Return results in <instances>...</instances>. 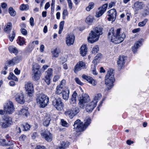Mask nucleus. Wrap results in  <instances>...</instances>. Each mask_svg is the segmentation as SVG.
Here are the masks:
<instances>
[{
    "label": "nucleus",
    "mask_w": 149,
    "mask_h": 149,
    "mask_svg": "<svg viewBox=\"0 0 149 149\" xmlns=\"http://www.w3.org/2000/svg\"><path fill=\"white\" fill-rule=\"evenodd\" d=\"M66 80L65 79H63L62 80L59 85H60V86H63L65 85L66 84Z\"/></svg>",
    "instance_id": "nucleus-63"
},
{
    "label": "nucleus",
    "mask_w": 149,
    "mask_h": 149,
    "mask_svg": "<svg viewBox=\"0 0 149 149\" xmlns=\"http://www.w3.org/2000/svg\"><path fill=\"white\" fill-rule=\"evenodd\" d=\"M93 21V17L91 16H88L87 17L86 19V22L88 24H91Z\"/></svg>",
    "instance_id": "nucleus-48"
},
{
    "label": "nucleus",
    "mask_w": 149,
    "mask_h": 149,
    "mask_svg": "<svg viewBox=\"0 0 149 149\" xmlns=\"http://www.w3.org/2000/svg\"><path fill=\"white\" fill-rule=\"evenodd\" d=\"M8 12L10 15L12 16H14L16 15V12L12 7H10L8 9Z\"/></svg>",
    "instance_id": "nucleus-42"
},
{
    "label": "nucleus",
    "mask_w": 149,
    "mask_h": 149,
    "mask_svg": "<svg viewBox=\"0 0 149 149\" xmlns=\"http://www.w3.org/2000/svg\"><path fill=\"white\" fill-rule=\"evenodd\" d=\"M18 114L22 116H26L29 114L28 112V108L27 107H26L25 108H23L19 112Z\"/></svg>",
    "instance_id": "nucleus-26"
},
{
    "label": "nucleus",
    "mask_w": 149,
    "mask_h": 149,
    "mask_svg": "<svg viewBox=\"0 0 149 149\" xmlns=\"http://www.w3.org/2000/svg\"><path fill=\"white\" fill-rule=\"evenodd\" d=\"M14 73L17 75H19L20 73V70H19L17 68H16L14 70Z\"/></svg>",
    "instance_id": "nucleus-60"
},
{
    "label": "nucleus",
    "mask_w": 149,
    "mask_h": 149,
    "mask_svg": "<svg viewBox=\"0 0 149 149\" xmlns=\"http://www.w3.org/2000/svg\"><path fill=\"white\" fill-rule=\"evenodd\" d=\"M79 109L78 108L75 107L74 108H72L71 109H68L66 111L64 114L68 117L72 119L79 113Z\"/></svg>",
    "instance_id": "nucleus-8"
},
{
    "label": "nucleus",
    "mask_w": 149,
    "mask_h": 149,
    "mask_svg": "<svg viewBox=\"0 0 149 149\" xmlns=\"http://www.w3.org/2000/svg\"><path fill=\"white\" fill-rule=\"evenodd\" d=\"M77 94L76 93L74 92L72 95V97L70 101V103L71 104H75L76 102Z\"/></svg>",
    "instance_id": "nucleus-36"
},
{
    "label": "nucleus",
    "mask_w": 149,
    "mask_h": 149,
    "mask_svg": "<svg viewBox=\"0 0 149 149\" xmlns=\"http://www.w3.org/2000/svg\"><path fill=\"white\" fill-rule=\"evenodd\" d=\"M74 40V36L72 34H68L66 38V43L67 45L70 46L73 44Z\"/></svg>",
    "instance_id": "nucleus-19"
},
{
    "label": "nucleus",
    "mask_w": 149,
    "mask_h": 149,
    "mask_svg": "<svg viewBox=\"0 0 149 149\" xmlns=\"http://www.w3.org/2000/svg\"><path fill=\"white\" fill-rule=\"evenodd\" d=\"M5 140L4 139H1V136H0V145L3 146H5L6 145V143L5 142Z\"/></svg>",
    "instance_id": "nucleus-54"
},
{
    "label": "nucleus",
    "mask_w": 149,
    "mask_h": 149,
    "mask_svg": "<svg viewBox=\"0 0 149 149\" xmlns=\"http://www.w3.org/2000/svg\"><path fill=\"white\" fill-rule=\"evenodd\" d=\"M51 79L50 77H45L44 80L47 84L49 85L50 83Z\"/></svg>",
    "instance_id": "nucleus-55"
},
{
    "label": "nucleus",
    "mask_w": 149,
    "mask_h": 149,
    "mask_svg": "<svg viewBox=\"0 0 149 149\" xmlns=\"http://www.w3.org/2000/svg\"><path fill=\"white\" fill-rule=\"evenodd\" d=\"M60 52V50L56 48L52 51V58L53 59L54 57H57L59 55V54Z\"/></svg>",
    "instance_id": "nucleus-31"
},
{
    "label": "nucleus",
    "mask_w": 149,
    "mask_h": 149,
    "mask_svg": "<svg viewBox=\"0 0 149 149\" xmlns=\"http://www.w3.org/2000/svg\"><path fill=\"white\" fill-rule=\"evenodd\" d=\"M82 77L83 79L86 80L89 83L94 86L96 85L97 84L96 81L90 76H87L85 74H83Z\"/></svg>",
    "instance_id": "nucleus-20"
},
{
    "label": "nucleus",
    "mask_w": 149,
    "mask_h": 149,
    "mask_svg": "<svg viewBox=\"0 0 149 149\" xmlns=\"http://www.w3.org/2000/svg\"><path fill=\"white\" fill-rule=\"evenodd\" d=\"M86 109L87 112H91L96 107V105L95 103L91 102L89 103L86 104Z\"/></svg>",
    "instance_id": "nucleus-23"
},
{
    "label": "nucleus",
    "mask_w": 149,
    "mask_h": 149,
    "mask_svg": "<svg viewBox=\"0 0 149 149\" xmlns=\"http://www.w3.org/2000/svg\"><path fill=\"white\" fill-rule=\"evenodd\" d=\"M25 90L29 96L31 97L33 93V84L30 82H27L25 84Z\"/></svg>",
    "instance_id": "nucleus-13"
},
{
    "label": "nucleus",
    "mask_w": 149,
    "mask_h": 149,
    "mask_svg": "<svg viewBox=\"0 0 149 149\" xmlns=\"http://www.w3.org/2000/svg\"><path fill=\"white\" fill-rule=\"evenodd\" d=\"M52 103L53 105L58 111L61 110L64 107L62 100L59 97L55 98L53 100Z\"/></svg>",
    "instance_id": "nucleus-9"
},
{
    "label": "nucleus",
    "mask_w": 149,
    "mask_h": 149,
    "mask_svg": "<svg viewBox=\"0 0 149 149\" xmlns=\"http://www.w3.org/2000/svg\"><path fill=\"white\" fill-rule=\"evenodd\" d=\"M75 80L76 82L79 85H82L83 84V83H82L79 79L78 78H76L75 79Z\"/></svg>",
    "instance_id": "nucleus-56"
},
{
    "label": "nucleus",
    "mask_w": 149,
    "mask_h": 149,
    "mask_svg": "<svg viewBox=\"0 0 149 149\" xmlns=\"http://www.w3.org/2000/svg\"><path fill=\"white\" fill-rule=\"evenodd\" d=\"M120 29H118L114 30L113 28H111L108 33V38L109 40L115 44H119L122 42L125 38L124 33L120 32Z\"/></svg>",
    "instance_id": "nucleus-1"
},
{
    "label": "nucleus",
    "mask_w": 149,
    "mask_h": 149,
    "mask_svg": "<svg viewBox=\"0 0 149 149\" xmlns=\"http://www.w3.org/2000/svg\"><path fill=\"white\" fill-rule=\"evenodd\" d=\"M26 138V136L24 135H22L19 138L20 141H24L25 140Z\"/></svg>",
    "instance_id": "nucleus-61"
},
{
    "label": "nucleus",
    "mask_w": 149,
    "mask_h": 149,
    "mask_svg": "<svg viewBox=\"0 0 149 149\" xmlns=\"http://www.w3.org/2000/svg\"><path fill=\"white\" fill-rule=\"evenodd\" d=\"M15 32L14 30L12 31V33L11 34H10L9 35V38L10 40L12 42L15 38Z\"/></svg>",
    "instance_id": "nucleus-46"
},
{
    "label": "nucleus",
    "mask_w": 149,
    "mask_h": 149,
    "mask_svg": "<svg viewBox=\"0 0 149 149\" xmlns=\"http://www.w3.org/2000/svg\"><path fill=\"white\" fill-rule=\"evenodd\" d=\"M143 40V39H141L137 42L132 47V51L134 53H136L137 49L142 45V43Z\"/></svg>",
    "instance_id": "nucleus-24"
},
{
    "label": "nucleus",
    "mask_w": 149,
    "mask_h": 149,
    "mask_svg": "<svg viewBox=\"0 0 149 149\" xmlns=\"http://www.w3.org/2000/svg\"><path fill=\"white\" fill-rule=\"evenodd\" d=\"M14 107L13 102L10 101H9L4 106V110L7 114H11L14 111Z\"/></svg>",
    "instance_id": "nucleus-11"
},
{
    "label": "nucleus",
    "mask_w": 149,
    "mask_h": 149,
    "mask_svg": "<svg viewBox=\"0 0 149 149\" xmlns=\"http://www.w3.org/2000/svg\"><path fill=\"white\" fill-rule=\"evenodd\" d=\"M73 126L74 129L77 132H82L85 130V127L84 126L82 122L79 119L74 122Z\"/></svg>",
    "instance_id": "nucleus-10"
},
{
    "label": "nucleus",
    "mask_w": 149,
    "mask_h": 149,
    "mask_svg": "<svg viewBox=\"0 0 149 149\" xmlns=\"http://www.w3.org/2000/svg\"><path fill=\"white\" fill-rule=\"evenodd\" d=\"M61 76V75L59 74L55 75L53 78V81L55 82L58 81L60 79Z\"/></svg>",
    "instance_id": "nucleus-50"
},
{
    "label": "nucleus",
    "mask_w": 149,
    "mask_h": 149,
    "mask_svg": "<svg viewBox=\"0 0 149 149\" xmlns=\"http://www.w3.org/2000/svg\"><path fill=\"white\" fill-rule=\"evenodd\" d=\"M69 91V90L67 88L63 91L62 94V97L64 100H67L68 99Z\"/></svg>",
    "instance_id": "nucleus-30"
},
{
    "label": "nucleus",
    "mask_w": 149,
    "mask_h": 149,
    "mask_svg": "<svg viewBox=\"0 0 149 149\" xmlns=\"http://www.w3.org/2000/svg\"><path fill=\"white\" fill-rule=\"evenodd\" d=\"M90 100L89 96L85 93L83 94L79 97V105L80 107L83 108Z\"/></svg>",
    "instance_id": "nucleus-6"
},
{
    "label": "nucleus",
    "mask_w": 149,
    "mask_h": 149,
    "mask_svg": "<svg viewBox=\"0 0 149 149\" xmlns=\"http://www.w3.org/2000/svg\"><path fill=\"white\" fill-rule=\"evenodd\" d=\"M125 57L124 56H120L119 57L117 61L118 66L120 69L123 67L125 63Z\"/></svg>",
    "instance_id": "nucleus-22"
},
{
    "label": "nucleus",
    "mask_w": 149,
    "mask_h": 149,
    "mask_svg": "<svg viewBox=\"0 0 149 149\" xmlns=\"http://www.w3.org/2000/svg\"><path fill=\"white\" fill-rule=\"evenodd\" d=\"M68 14L67 10L66 9L64 10L63 12V19H65V17L68 15Z\"/></svg>",
    "instance_id": "nucleus-52"
},
{
    "label": "nucleus",
    "mask_w": 149,
    "mask_h": 149,
    "mask_svg": "<svg viewBox=\"0 0 149 149\" xmlns=\"http://www.w3.org/2000/svg\"><path fill=\"white\" fill-rule=\"evenodd\" d=\"M69 8L70 9H72V3L71 0H67Z\"/></svg>",
    "instance_id": "nucleus-57"
},
{
    "label": "nucleus",
    "mask_w": 149,
    "mask_h": 149,
    "mask_svg": "<svg viewBox=\"0 0 149 149\" xmlns=\"http://www.w3.org/2000/svg\"><path fill=\"white\" fill-rule=\"evenodd\" d=\"M12 124V118L10 117H7L3 119L0 122V126L3 128H6L10 127Z\"/></svg>",
    "instance_id": "nucleus-7"
},
{
    "label": "nucleus",
    "mask_w": 149,
    "mask_h": 149,
    "mask_svg": "<svg viewBox=\"0 0 149 149\" xmlns=\"http://www.w3.org/2000/svg\"><path fill=\"white\" fill-rule=\"evenodd\" d=\"M51 120V119L50 117L49 116L45 117L44 119V121L43 123V125L46 126H48Z\"/></svg>",
    "instance_id": "nucleus-34"
},
{
    "label": "nucleus",
    "mask_w": 149,
    "mask_h": 149,
    "mask_svg": "<svg viewBox=\"0 0 149 149\" xmlns=\"http://www.w3.org/2000/svg\"><path fill=\"white\" fill-rule=\"evenodd\" d=\"M23 128L24 131H27L29 130L30 128V126L28 124L26 123L25 125H23L22 126Z\"/></svg>",
    "instance_id": "nucleus-49"
},
{
    "label": "nucleus",
    "mask_w": 149,
    "mask_h": 149,
    "mask_svg": "<svg viewBox=\"0 0 149 149\" xmlns=\"http://www.w3.org/2000/svg\"><path fill=\"white\" fill-rule=\"evenodd\" d=\"M112 69H110L105 77V84L107 86L108 90L111 89L113 86V83L115 81L114 74Z\"/></svg>",
    "instance_id": "nucleus-3"
},
{
    "label": "nucleus",
    "mask_w": 149,
    "mask_h": 149,
    "mask_svg": "<svg viewBox=\"0 0 149 149\" xmlns=\"http://www.w3.org/2000/svg\"><path fill=\"white\" fill-rule=\"evenodd\" d=\"M52 69L51 68H49L45 72V77H51L53 75Z\"/></svg>",
    "instance_id": "nucleus-32"
},
{
    "label": "nucleus",
    "mask_w": 149,
    "mask_h": 149,
    "mask_svg": "<svg viewBox=\"0 0 149 149\" xmlns=\"http://www.w3.org/2000/svg\"><path fill=\"white\" fill-rule=\"evenodd\" d=\"M108 6V4L105 3L103 6L99 8V11L96 13L95 16L97 17H99L102 16L106 11Z\"/></svg>",
    "instance_id": "nucleus-17"
},
{
    "label": "nucleus",
    "mask_w": 149,
    "mask_h": 149,
    "mask_svg": "<svg viewBox=\"0 0 149 149\" xmlns=\"http://www.w3.org/2000/svg\"><path fill=\"white\" fill-rule=\"evenodd\" d=\"M84 123L83 125L85 127V129L91 123V119L89 117H86L84 120Z\"/></svg>",
    "instance_id": "nucleus-38"
},
{
    "label": "nucleus",
    "mask_w": 149,
    "mask_h": 149,
    "mask_svg": "<svg viewBox=\"0 0 149 149\" xmlns=\"http://www.w3.org/2000/svg\"><path fill=\"white\" fill-rule=\"evenodd\" d=\"M94 6V3L91 2L89 3L88 6L86 8V10L87 11H89L91 9H93Z\"/></svg>",
    "instance_id": "nucleus-43"
},
{
    "label": "nucleus",
    "mask_w": 149,
    "mask_h": 149,
    "mask_svg": "<svg viewBox=\"0 0 149 149\" xmlns=\"http://www.w3.org/2000/svg\"><path fill=\"white\" fill-rule=\"evenodd\" d=\"M61 122L63 126L65 127H68L69 126V124L66 121L64 120L63 119H61Z\"/></svg>",
    "instance_id": "nucleus-53"
},
{
    "label": "nucleus",
    "mask_w": 149,
    "mask_h": 149,
    "mask_svg": "<svg viewBox=\"0 0 149 149\" xmlns=\"http://www.w3.org/2000/svg\"><path fill=\"white\" fill-rule=\"evenodd\" d=\"M9 50L10 53H13L15 54H17L18 52L17 49L13 46H10L8 48Z\"/></svg>",
    "instance_id": "nucleus-37"
},
{
    "label": "nucleus",
    "mask_w": 149,
    "mask_h": 149,
    "mask_svg": "<svg viewBox=\"0 0 149 149\" xmlns=\"http://www.w3.org/2000/svg\"><path fill=\"white\" fill-rule=\"evenodd\" d=\"M29 8V7L28 5L22 4L19 7V9L20 10L24 11L28 10Z\"/></svg>",
    "instance_id": "nucleus-40"
},
{
    "label": "nucleus",
    "mask_w": 149,
    "mask_h": 149,
    "mask_svg": "<svg viewBox=\"0 0 149 149\" xmlns=\"http://www.w3.org/2000/svg\"><path fill=\"white\" fill-rule=\"evenodd\" d=\"M70 145V143L68 141L62 142L61 143L60 146L58 147L57 149H65L68 147Z\"/></svg>",
    "instance_id": "nucleus-29"
},
{
    "label": "nucleus",
    "mask_w": 149,
    "mask_h": 149,
    "mask_svg": "<svg viewBox=\"0 0 149 149\" xmlns=\"http://www.w3.org/2000/svg\"><path fill=\"white\" fill-rule=\"evenodd\" d=\"M145 5L142 2L136 1L132 7L135 12L143 9L145 7Z\"/></svg>",
    "instance_id": "nucleus-15"
},
{
    "label": "nucleus",
    "mask_w": 149,
    "mask_h": 149,
    "mask_svg": "<svg viewBox=\"0 0 149 149\" xmlns=\"http://www.w3.org/2000/svg\"><path fill=\"white\" fill-rule=\"evenodd\" d=\"M14 143L15 142L14 141L11 140V141H9L7 143H6V146H11L13 145Z\"/></svg>",
    "instance_id": "nucleus-62"
},
{
    "label": "nucleus",
    "mask_w": 149,
    "mask_h": 149,
    "mask_svg": "<svg viewBox=\"0 0 149 149\" xmlns=\"http://www.w3.org/2000/svg\"><path fill=\"white\" fill-rule=\"evenodd\" d=\"M102 29L100 26L94 28L90 33L89 37L88 38V41L92 43L97 41L100 36L102 34Z\"/></svg>",
    "instance_id": "nucleus-2"
},
{
    "label": "nucleus",
    "mask_w": 149,
    "mask_h": 149,
    "mask_svg": "<svg viewBox=\"0 0 149 149\" xmlns=\"http://www.w3.org/2000/svg\"><path fill=\"white\" fill-rule=\"evenodd\" d=\"M107 15L108 16L107 19L109 21H114L116 17V12L114 9H112L107 12Z\"/></svg>",
    "instance_id": "nucleus-14"
},
{
    "label": "nucleus",
    "mask_w": 149,
    "mask_h": 149,
    "mask_svg": "<svg viewBox=\"0 0 149 149\" xmlns=\"http://www.w3.org/2000/svg\"><path fill=\"white\" fill-rule=\"evenodd\" d=\"M99 50V47L97 45L95 46L92 51V53L94 54L96 53Z\"/></svg>",
    "instance_id": "nucleus-51"
},
{
    "label": "nucleus",
    "mask_w": 149,
    "mask_h": 149,
    "mask_svg": "<svg viewBox=\"0 0 149 149\" xmlns=\"http://www.w3.org/2000/svg\"><path fill=\"white\" fill-rule=\"evenodd\" d=\"M102 54L100 53L97 54L96 56L95 57L93 61V63H94V64H95L97 62L99 61V60L102 56Z\"/></svg>",
    "instance_id": "nucleus-41"
},
{
    "label": "nucleus",
    "mask_w": 149,
    "mask_h": 149,
    "mask_svg": "<svg viewBox=\"0 0 149 149\" xmlns=\"http://www.w3.org/2000/svg\"><path fill=\"white\" fill-rule=\"evenodd\" d=\"M102 97V95L101 94L99 93L96 95L93 99V100L92 101L94 103H95L97 105V102H98V100L100 99Z\"/></svg>",
    "instance_id": "nucleus-33"
},
{
    "label": "nucleus",
    "mask_w": 149,
    "mask_h": 149,
    "mask_svg": "<svg viewBox=\"0 0 149 149\" xmlns=\"http://www.w3.org/2000/svg\"><path fill=\"white\" fill-rule=\"evenodd\" d=\"M63 86L58 85L56 88L55 93L57 94H60L63 91Z\"/></svg>",
    "instance_id": "nucleus-39"
},
{
    "label": "nucleus",
    "mask_w": 149,
    "mask_h": 149,
    "mask_svg": "<svg viewBox=\"0 0 149 149\" xmlns=\"http://www.w3.org/2000/svg\"><path fill=\"white\" fill-rule=\"evenodd\" d=\"M30 25L32 26H33L34 25V19L33 17H31L29 20Z\"/></svg>",
    "instance_id": "nucleus-58"
},
{
    "label": "nucleus",
    "mask_w": 149,
    "mask_h": 149,
    "mask_svg": "<svg viewBox=\"0 0 149 149\" xmlns=\"http://www.w3.org/2000/svg\"><path fill=\"white\" fill-rule=\"evenodd\" d=\"M41 134L47 141L49 142L52 141V135L48 130H45L44 132L41 133Z\"/></svg>",
    "instance_id": "nucleus-18"
},
{
    "label": "nucleus",
    "mask_w": 149,
    "mask_h": 149,
    "mask_svg": "<svg viewBox=\"0 0 149 149\" xmlns=\"http://www.w3.org/2000/svg\"><path fill=\"white\" fill-rule=\"evenodd\" d=\"M45 147L44 146H38L35 148V149H45Z\"/></svg>",
    "instance_id": "nucleus-64"
},
{
    "label": "nucleus",
    "mask_w": 149,
    "mask_h": 149,
    "mask_svg": "<svg viewBox=\"0 0 149 149\" xmlns=\"http://www.w3.org/2000/svg\"><path fill=\"white\" fill-rule=\"evenodd\" d=\"M22 59V56H18L14 57L11 59L8 60L6 62V64L8 65H14L19 63Z\"/></svg>",
    "instance_id": "nucleus-12"
},
{
    "label": "nucleus",
    "mask_w": 149,
    "mask_h": 149,
    "mask_svg": "<svg viewBox=\"0 0 149 149\" xmlns=\"http://www.w3.org/2000/svg\"><path fill=\"white\" fill-rule=\"evenodd\" d=\"M91 71L93 74L95 75L97 74V73L95 70V64L91 65Z\"/></svg>",
    "instance_id": "nucleus-47"
},
{
    "label": "nucleus",
    "mask_w": 149,
    "mask_h": 149,
    "mask_svg": "<svg viewBox=\"0 0 149 149\" xmlns=\"http://www.w3.org/2000/svg\"><path fill=\"white\" fill-rule=\"evenodd\" d=\"M8 79L9 80H13L16 81H18V79L12 72L10 73Z\"/></svg>",
    "instance_id": "nucleus-35"
},
{
    "label": "nucleus",
    "mask_w": 149,
    "mask_h": 149,
    "mask_svg": "<svg viewBox=\"0 0 149 149\" xmlns=\"http://www.w3.org/2000/svg\"><path fill=\"white\" fill-rule=\"evenodd\" d=\"M36 101L40 104V106L44 108L47 105L49 102V98L46 95L41 94L37 96Z\"/></svg>",
    "instance_id": "nucleus-5"
},
{
    "label": "nucleus",
    "mask_w": 149,
    "mask_h": 149,
    "mask_svg": "<svg viewBox=\"0 0 149 149\" xmlns=\"http://www.w3.org/2000/svg\"><path fill=\"white\" fill-rule=\"evenodd\" d=\"M18 43L20 45H22L25 43V39L23 37L19 36Z\"/></svg>",
    "instance_id": "nucleus-44"
},
{
    "label": "nucleus",
    "mask_w": 149,
    "mask_h": 149,
    "mask_svg": "<svg viewBox=\"0 0 149 149\" xmlns=\"http://www.w3.org/2000/svg\"><path fill=\"white\" fill-rule=\"evenodd\" d=\"M21 31L22 33L24 35H26L27 34V31L24 28H21Z\"/></svg>",
    "instance_id": "nucleus-59"
},
{
    "label": "nucleus",
    "mask_w": 149,
    "mask_h": 149,
    "mask_svg": "<svg viewBox=\"0 0 149 149\" xmlns=\"http://www.w3.org/2000/svg\"><path fill=\"white\" fill-rule=\"evenodd\" d=\"M144 8L142 11L141 14L143 16L145 17L149 14V4L145 5Z\"/></svg>",
    "instance_id": "nucleus-25"
},
{
    "label": "nucleus",
    "mask_w": 149,
    "mask_h": 149,
    "mask_svg": "<svg viewBox=\"0 0 149 149\" xmlns=\"http://www.w3.org/2000/svg\"><path fill=\"white\" fill-rule=\"evenodd\" d=\"M15 99L17 102L21 104H23L25 102L24 96L22 93H17L15 96Z\"/></svg>",
    "instance_id": "nucleus-21"
},
{
    "label": "nucleus",
    "mask_w": 149,
    "mask_h": 149,
    "mask_svg": "<svg viewBox=\"0 0 149 149\" xmlns=\"http://www.w3.org/2000/svg\"><path fill=\"white\" fill-rule=\"evenodd\" d=\"M40 66L38 64L35 63L33 65L31 76L33 80L37 81L40 79L42 74L40 71Z\"/></svg>",
    "instance_id": "nucleus-4"
},
{
    "label": "nucleus",
    "mask_w": 149,
    "mask_h": 149,
    "mask_svg": "<svg viewBox=\"0 0 149 149\" xmlns=\"http://www.w3.org/2000/svg\"><path fill=\"white\" fill-rule=\"evenodd\" d=\"M87 53V48L86 45H82L80 49V54L82 56L86 55Z\"/></svg>",
    "instance_id": "nucleus-27"
},
{
    "label": "nucleus",
    "mask_w": 149,
    "mask_h": 149,
    "mask_svg": "<svg viewBox=\"0 0 149 149\" xmlns=\"http://www.w3.org/2000/svg\"><path fill=\"white\" fill-rule=\"evenodd\" d=\"M12 24L11 22L7 23L5 26L4 30L7 33H9L12 29Z\"/></svg>",
    "instance_id": "nucleus-28"
},
{
    "label": "nucleus",
    "mask_w": 149,
    "mask_h": 149,
    "mask_svg": "<svg viewBox=\"0 0 149 149\" xmlns=\"http://www.w3.org/2000/svg\"><path fill=\"white\" fill-rule=\"evenodd\" d=\"M86 68V64L85 63L82 61H81L78 62L76 65L74 72L75 73H77L80 70L82 69Z\"/></svg>",
    "instance_id": "nucleus-16"
},
{
    "label": "nucleus",
    "mask_w": 149,
    "mask_h": 149,
    "mask_svg": "<svg viewBox=\"0 0 149 149\" xmlns=\"http://www.w3.org/2000/svg\"><path fill=\"white\" fill-rule=\"evenodd\" d=\"M148 21V19H145L143 21L139 23L138 24V26L140 27L144 26Z\"/></svg>",
    "instance_id": "nucleus-45"
}]
</instances>
